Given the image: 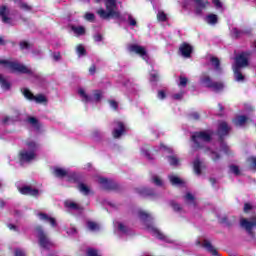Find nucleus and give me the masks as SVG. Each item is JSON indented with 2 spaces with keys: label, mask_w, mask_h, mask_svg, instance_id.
Wrapping results in <instances>:
<instances>
[{
  "label": "nucleus",
  "mask_w": 256,
  "mask_h": 256,
  "mask_svg": "<svg viewBox=\"0 0 256 256\" xmlns=\"http://www.w3.org/2000/svg\"><path fill=\"white\" fill-rule=\"evenodd\" d=\"M37 149H39V144L35 141H27L26 147L19 153L20 162L30 163V161H34L37 158Z\"/></svg>",
  "instance_id": "f257e3e1"
},
{
  "label": "nucleus",
  "mask_w": 256,
  "mask_h": 256,
  "mask_svg": "<svg viewBox=\"0 0 256 256\" xmlns=\"http://www.w3.org/2000/svg\"><path fill=\"white\" fill-rule=\"evenodd\" d=\"M106 10L103 8L98 9L97 14L101 19H119V10L117 9V2L115 0H104Z\"/></svg>",
  "instance_id": "f03ea898"
},
{
  "label": "nucleus",
  "mask_w": 256,
  "mask_h": 256,
  "mask_svg": "<svg viewBox=\"0 0 256 256\" xmlns=\"http://www.w3.org/2000/svg\"><path fill=\"white\" fill-rule=\"evenodd\" d=\"M249 65V53L244 52L236 56L235 63L233 65L234 77L236 81H243L245 76L241 74V69Z\"/></svg>",
  "instance_id": "7ed1b4c3"
},
{
  "label": "nucleus",
  "mask_w": 256,
  "mask_h": 256,
  "mask_svg": "<svg viewBox=\"0 0 256 256\" xmlns=\"http://www.w3.org/2000/svg\"><path fill=\"white\" fill-rule=\"evenodd\" d=\"M0 65H4V67L10 69L13 73H26L28 75H33V71H31L29 67L17 61L0 60Z\"/></svg>",
  "instance_id": "20e7f679"
},
{
  "label": "nucleus",
  "mask_w": 256,
  "mask_h": 256,
  "mask_svg": "<svg viewBox=\"0 0 256 256\" xmlns=\"http://www.w3.org/2000/svg\"><path fill=\"white\" fill-rule=\"evenodd\" d=\"M36 236L38 237L39 245L43 247V249H51L53 247V241L47 236V233L43 230L41 226H37Z\"/></svg>",
  "instance_id": "39448f33"
},
{
  "label": "nucleus",
  "mask_w": 256,
  "mask_h": 256,
  "mask_svg": "<svg viewBox=\"0 0 256 256\" xmlns=\"http://www.w3.org/2000/svg\"><path fill=\"white\" fill-rule=\"evenodd\" d=\"M200 83H202L204 87H208V89H212V91L216 92L223 91V87H225L221 82H213V80H211V77H209V75L207 74H203L201 76Z\"/></svg>",
  "instance_id": "423d86ee"
},
{
  "label": "nucleus",
  "mask_w": 256,
  "mask_h": 256,
  "mask_svg": "<svg viewBox=\"0 0 256 256\" xmlns=\"http://www.w3.org/2000/svg\"><path fill=\"white\" fill-rule=\"evenodd\" d=\"M78 95L84 103H89L91 101H101V97H103V94L99 90H96L93 93V97H91L83 88L78 89Z\"/></svg>",
  "instance_id": "0eeeda50"
},
{
  "label": "nucleus",
  "mask_w": 256,
  "mask_h": 256,
  "mask_svg": "<svg viewBox=\"0 0 256 256\" xmlns=\"http://www.w3.org/2000/svg\"><path fill=\"white\" fill-rule=\"evenodd\" d=\"M192 141L197 145V147H201L203 143H209V141H211V132H196L192 135Z\"/></svg>",
  "instance_id": "6e6552de"
},
{
  "label": "nucleus",
  "mask_w": 256,
  "mask_h": 256,
  "mask_svg": "<svg viewBox=\"0 0 256 256\" xmlns=\"http://www.w3.org/2000/svg\"><path fill=\"white\" fill-rule=\"evenodd\" d=\"M22 93L29 101H35V103H47V98L43 94L33 95L27 88L22 89Z\"/></svg>",
  "instance_id": "1a4fd4ad"
},
{
  "label": "nucleus",
  "mask_w": 256,
  "mask_h": 256,
  "mask_svg": "<svg viewBox=\"0 0 256 256\" xmlns=\"http://www.w3.org/2000/svg\"><path fill=\"white\" fill-rule=\"evenodd\" d=\"M128 51L130 53H136V55H140V57H142L144 61H147V59H149L147 51L143 48V46L132 44L128 46Z\"/></svg>",
  "instance_id": "9d476101"
},
{
  "label": "nucleus",
  "mask_w": 256,
  "mask_h": 256,
  "mask_svg": "<svg viewBox=\"0 0 256 256\" xmlns=\"http://www.w3.org/2000/svg\"><path fill=\"white\" fill-rule=\"evenodd\" d=\"M10 11L7 6H0V19L2 23H6L7 25H13V20L9 17Z\"/></svg>",
  "instance_id": "9b49d317"
},
{
  "label": "nucleus",
  "mask_w": 256,
  "mask_h": 256,
  "mask_svg": "<svg viewBox=\"0 0 256 256\" xmlns=\"http://www.w3.org/2000/svg\"><path fill=\"white\" fill-rule=\"evenodd\" d=\"M196 245H201L204 249L208 250L211 255L217 256V249H215L208 240H203L202 242L201 240H198L196 241Z\"/></svg>",
  "instance_id": "f8f14e48"
},
{
  "label": "nucleus",
  "mask_w": 256,
  "mask_h": 256,
  "mask_svg": "<svg viewBox=\"0 0 256 256\" xmlns=\"http://www.w3.org/2000/svg\"><path fill=\"white\" fill-rule=\"evenodd\" d=\"M37 217L38 219H40V221H44L45 223H50L52 227H57V221L55 220V218L47 215L46 213L39 212L37 214Z\"/></svg>",
  "instance_id": "ddd939ff"
},
{
  "label": "nucleus",
  "mask_w": 256,
  "mask_h": 256,
  "mask_svg": "<svg viewBox=\"0 0 256 256\" xmlns=\"http://www.w3.org/2000/svg\"><path fill=\"white\" fill-rule=\"evenodd\" d=\"M22 195H31V197H39V190L33 189L31 186H24L19 188Z\"/></svg>",
  "instance_id": "4468645a"
},
{
  "label": "nucleus",
  "mask_w": 256,
  "mask_h": 256,
  "mask_svg": "<svg viewBox=\"0 0 256 256\" xmlns=\"http://www.w3.org/2000/svg\"><path fill=\"white\" fill-rule=\"evenodd\" d=\"M206 7H209V1L195 0V13H197V15H201V13H203V9Z\"/></svg>",
  "instance_id": "2eb2a0df"
},
{
  "label": "nucleus",
  "mask_w": 256,
  "mask_h": 256,
  "mask_svg": "<svg viewBox=\"0 0 256 256\" xmlns=\"http://www.w3.org/2000/svg\"><path fill=\"white\" fill-rule=\"evenodd\" d=\"M240 223H241L242 227H244V229H246V231H248L249 233H251V229H252L253 227H255V225H256V218L253 217V218L251 219V221H249V220H247V219H245V218H242L241 221H240Z\"/></svg>",
  "instance_id": "dca6fc26"
},
{
  "label": "nucleus",
  "mask_w": 256,
  "mask_h": 256,
  "mask_svg": "<svg viewBox=\"0 0 256 256\" xmlns=\"http://www.w3.org/2000/svg\"><path fill=\"white\" fill-rule=\"evenodd\" d=\"M179 51L182 57L189 58L191 57V53L193 52V47H191V45L187 43H184L180 46Z\"/></svg>",
  "instance_id": "f3484780"
},
{
  "label": "nucleus",
  "mask_w": 256,
  "mask_h": 256,
  "mask_svg": "<svg viewBox=\"0 0 256 256\" xmlns=\"http://www.w3.org/2000/svg\"><path fill=\"white\" fill-rule=\"evenodd\" d=\"M117 127L114 128L113 137L114 139H119L123 133H125V126L121 122H116Z\"/></svg>",
  "instance_id": "a211bd4d"
},
{
  "label": "nucleus",
  "mask_w": 256,
  "mask_h": 256,
  "mask_svg": "<svg viewBox=\"0 0 256 256\" xmlns=\"http://www.w3.org/2000/svg\"><path fill=\"white\" fill-rule=\"evenodd\" d=\"M147 231L156 237V239H165V235H163V233L153 225L147 226Z\"/></svg>",
  "instance_id": "6ab92c4d"
},
{
  "label": "nucleus",
  "mask_w": 256,
  "mask_h": 256,
  "mask_svg": "<svg viewBox=\"0 0 256 256\" xmlns=\"http://www.w3.org/2000/svg\"><path fill=\"white\" fill-rule=\"evenodd\" d=\"M53 174L55 175V177H69V175L75 177V174H71L67 170L59 167L54 168Z\"/></svg>",
  "instance_id": "aec40b11"
},
{
  "label": "nucleus",
  "mask_w": 256,
  "mask_h": 256,
  "mask_svg": "<svg viewBox=\"0 0 256 256\" xmlns=\"http://www.w3.org/2000/svg\"><path fill=\"white\" fill-rule=\"evenodd\" d=\"M230 130L231 128L229 127V125H227L225 122H220L218 126V134L220 135V137H223V135H227Z\"/></svg>",
  "instance_id": "412c9836"
},
{
  "label": "nucleus",
  "mask_w": 256,
  "mask_h": 256,
  "mask_svg": "<svg viewBox=\"0 0 256 256\" xmlns=\"http://www.w3.org/2000/svg\"><path fill=\"white\" fill-rule=\"evenodd\" d=\"M210 61H211L212 65H213V67H214L215 74L216 75H221V73L223 71L221 70V67L219 66L220 65L219 59L216 58V57H211Z\"/></svg>",
  "instance_id": "4be33fe9"
},
{
  "label": "nucleus",
  "mask_w": 256,
  "mask_h": 256,
  "mask_svg": "<svg viewBox=\"0 0 256 256\" xmlns=\"http://www.w3.org/2000/svg\"><path fill=\"white\" fill-rule=\"evenodd\" d=\"M64 205L67 209H70L71 211H81V206L72 200H67Z\"/></svg>",
  "instance_id": "5701e85b"
},
{
  "label": "nucleus",
  "mask_w": 256,
  "mask_h": 256,
  "mask_svg": "<svg viewBox=\"0 0 256 256\" xmlns=\"http://www.w3.org/2000/svg\"><path fill=\"white\" fill-rule=\"evenodd\" d=\"M234 125L236 127H243L247 123V117L245 116H236L235 119L233 120Z\"/></svg>",
  "instance_id": "b1692460"
},
{
  "label": "nucleus",
  "mask_w": 256,
  "mask_h": 256,
  "mask_svg": "<svg viewBox=\"0 0 256 256\" xmlns=\"http://www.w3.org/2000/svg\"><path fill=\"white\" fill-rule=\"evenodd\" d=\"M194 172L196 173V175H201V170L205 167V165H203V162H200L199 159L197 158L196 160H194Z\"/></svg>",
  "instance_id": "393cba45"
},
{
  "label": "nucleus",
  "mask_w": 256,
  "mask_h": 256,
  "mask_svg": "<svg viewBox=\"0 0 256 256\" xmlns=\"http://www.w3.org/2000/svg\"><path fill=\"white\" fill-rule=\"evenodd\" d=\"M71 30L73 31L76 37H80V35H85V28L83 26H71Z\"/></svg>",
  "instance_id": "a878e982"
},
{
  "label": "nucleus",
  "mask_w": 256,
  "mask_h": 256,
  "mask_svg": "<svg viewBox=\"0 0 256 256\" xmlns=\"http://www.w3.org/2000/svg\"><path fill=\"white\" fill-rule=\"evenodd\" d=\"M205 21L208 25H217L218 17L215 14H209L205 17Z\"/></svg>",
  "instance_id": "bb28decb"
},
{
  "label": "nucleus",
  "mask_w": 256,
  "mask_h": 256,
  "mask_svg": "<svg viewBox=\"0 0 256 256\" xmlns=\"http://www.w3.org/2000/svg\"><path fill=\"white\" fill-rule=\"evenodd\" d=\"M169 179L172 185H176L177 187L183 185V180H181L177 175H170Z\"/></svg>",
  "instance_id": "cd10ccee"
},
{
  "label": "nucleus",
  "mask_w": 256,
  "mask_h": 256,
  "mask_svg": "<svg viewBox=\"0 0 256 256\" xmlns=\"http://www.w3.org/2000/svg\"><path fill=\"white\" fill-rule=\"evenodd\" d=\"M138 193H140V195H142L143 197H151L154 195L153 190L145 187L139 188Z\"/></svg>",
  "instance_id": "c85d7f7f"
},
{
  "label": "nucleus",
  "mask_w": 256,
  "mask_h": 256,
  "mask_svg": "<svg viewBox=\"0 0 256 256\" xmlns=\"http://www.w3.org/2000/svg\"><path fill=\"white\" fill-rule=\"evenodd\" d=\"M78 190L83 195H89V193H91V188H89V186H87L86 184H83V183H80L78 185Z\"/></svg>",
  "instance_id": "c756f323"
},
{
  "label": "nucleus",
  "mask_w": 256,
  "mask_h": 256,
  "mask_svg": "<svg viewBox=\"0 0 256 256\" xmlns=\"http://www.w3.org/2000/svg\"><path fill=\"white\" fill-rule=\"evenodd\" d=\"M114 227L117 229L119 233H127V226L121 222H116Z\"/></svg>",
  "instance_id": "7c9ffc66"
},
{
  "label": "nucleus",
  "mask_w": 256,
  "mask_h": 256,
  "mask_svg": "<svg viewBox=\"0 0 256 256\" xmlns=\"http://www.w3.org/2000/svg\"><path fill=\"white\" fill-rule=\"evenodd\" d=\"M0 86L2 87V89L8 90L11 87V84L9 83V81L6 80L5 77L0 75Z\"/></svg>",
  "instance_id": "2f4dec72"
},
{
  "label": "nucleus",
  "mask_w": 256,
  "mask_h": 256,
  "mask_svg": "<svg viewBox=\"0 0 256 256\" xmlns=\"http://www.w3.org/2000/svg\"><path fill=\"white\" fill-rule=\"evenodd\" d=\"M87 228L89 229V231H99L100 226H99V224H97L93 221H88Z\"/></svg>",
  "instance_id": "473e14b6"
},
{
  "label": "nucleus",
  "mask_w": 256,
  "mask_h": 256,
  "mask_svg": "<svg viewBox=\"0 0 256 256\" xmlns=\"http://www.w3.org/2000/svg\"><path fill=\"white\" fill-rule=\"evenodd\" d=\"M28 123H30V125H32L34 129H39V127H41V125L39 124V120H37V118L35 117H29Z\"/></svg>",
  "instance_id": "72a5a7b5"
},
{
  "label": "nucleus",
  "mask_w": 256,
  "mask_h": 256,
  "mask_svg": "<svg viewBox=\"0 0 256 256\" xmlns=\"http://www.w3.org/2000/svg\"><path fill=\"white\" fill-rule=\"evenodd\" d=\"M138 217H139V219H142V221H145L147 219H151V214H149L143 210H138Z\"/></svg>",
  "instance_id": "f704fd0d"
},
{
  "label": "nucleus",
  "mask_w": 256,
  "mask_h": 256,
  "mask_svg": "<svg viewBox=\"0 0 256 256\" xmlns=\"http://www.w3.org/2000/svg\"><path fill=\"white\" fill-rule=\"evenodd\" d=\"M184 199L187 203H189V205H195V196H193V194L188 192Z\"/></svg>",
  "instance_id": "c9c22d12"
},
{
  "label": "nucleus",
  "mask_w": 256,
  "mask_h": 256,
  "mask_svg": "<svg viewBox=\"0 0 256 256\" xmlns=\"http://www.w3.org/2000/svg\"><path fill=\"white\" fill-rule=\"evenodd\" d=\"M153 183H155L158 187H161L163 185V180L159 176H153L152 177Z\"/></svg>",
  "instance_id": "e433bc0d"
},
{
  "label": "nucleus",
  "mask_w": 256,
  "mask_h": 256,
  "mask_svg": "<svg viewBox=\"0 0 256 256\" xmlns=\"http://www.w3.org/2000/svg\"><path fill=\"white\" fill-rule=\"evenodd\" d=\"M231 33H232V37H235L236 39H237L238 37H241V35H243V32L240 31V30L237 29V28H233V29L231 30Z\"/></svg>",
  "instance_id": "4c0bfd02"
},
{
  "label": "nucleus",
  "mask_w": 256,
  "mask_h": 256,
  "mask_svg": "<svg viewBox=\"0 0 256 256\" xmlns=\"http://www.w3.org/2000/svg\"><path fill=\"white\" fill-rule=\"evenodd\" d=\"M158 21H167V14L163 11H159L157 14Z\"/></svg>",
  "instance_id": "58836bf2"
},
{
  "label": "nucleus",
  "mask_w": 256,
  "mask_h": 256,
  "mask_svg": "<svg viewBox=\"0 0 256 256\" xmlns=\"http://www.w3.org/2000/svg\"><path fill=\"white\" fill-rule=\"evenodd\" d=\"M98 183H100V185H103V187H109L108 183L109 180H107V178H103V177H98L97 179Z\"/></svg>",
  "instance_id": "ea45409f"
},
{
  "label": "nucleus",
  "mask_w": 256,
  "mask_h": 256,
  "mask_svg": "<svg viewBox=\"0 0 256 256\" xmlns=\"http://www.w3.org/2000/svg\"><path fill=\"white\" fill-rule=\"evenodd\" d=\"M168 161L170 165H179V159L177 158V156L168 157Z\"/></svg>",
  "instance_id": "a19ab883"
},
{
  "label": "nucleus",
  "mask_w": 256,
  "mask_h": 256,
  "mask_svg": "<svg viewBox=\"0 0 256 256\" xmlns=\"http://www.w3.org/2000/svg\"><path fill=\"white\" fill-rule=\"evenodd\" d=\"M76 52L79 55V57L85 55V47H83V45H78L76 47Z\"/></svg>",
  "instance_id": "79ce46f5"
},
{
  "label": "nucleus",
  "mask_w": 256,
  "mask_h": 256,
  "mask_svg": "<svg viewBox=\"0 0 256 256\" xmlns=\"http://www.w3.org/2000/svg\"><path fill=\"white\" fill-rule=\"evenodd\" d=\"M88 256H101V253L95 249H88L87 251Z\"/></svg>",
  "instance_id": "37998d69"
},
{
  "label": "nucleus",
  "mask_w": 256,
  "mask_h": 256,
  "mask_svg": "<svg viewBox=\"0 0 256 256\" xmlns=\"http://www.w3.org/2000/svg\"><path fill=\"white\" fill-rule=\"evenodd\" d=\"M248 165H250L252 169H256V158L255 157L248 158Z\"/></svg>",
  "instance_id": "c03bdc74"
},
{
  "label": "nucleus",
  "mask_w": 256,
  "mask_h": 256,
  "mask_svg": "<svg viewBox=\"0 0 256 256\" xmlns=\"http://www.w3.org/2000/svg\"><path fill=\"white\" fill-rule=\"evenodd\" d=\"M231 173H234V175H240L241 171L239 170L238 166L232 165L230 166Z\"/></svg>",
  "instance_id": "a18cd8bd"
},
{
  "label": "nucleus",
  "mask_w": 256,
  "mask_h": 256,
  "mask_svg": "<svg viewBox=\"0 0 256 256\" xmlns=\"http://www.w3.org/2000/svg\"><path fill=\"white\" fill-rule=\"evenodd\" d=\"M187 83H189V80L183 76H180V87H187Z\"/></svg>",
  "instance_id": "49530a36"
},
{
  "label": "nucleus",
  "mask_w": 256,
  "mask_h": 256,
  "mask_svg": "<svg viewBox=\"0 0 256 256\" xmlns=\"http://www.w3.org/2000/svg\"><path fill=\"white\" fill-rule=\"evenodd\" d=\"M212 3L216 9H223V3L221 0H212Z\"/></svg>",
  "instance_id": "de8ad7c7"
},
{
  "label": "nucleus",
  "mask_w": 256,
  "mask_h": 256,
  "mask_svg": "<svg viewBox=\"0 0 256 256\" xmlns=\"http://www.w3.org/2000/svg\"><path fill=\"white\" fill-rule=\"evenodd\" d=\"M128 21H129V25H131L132 27H135V25H137V21L131 15H128Z\"/></svg>",
  "instance_id": "09e8293b"
},
{
  "label": "nucleus",
  "mask_w": 256,
  "mask_h": 256,
  "mask_svg": "<svg viewBox=\"0 0 256 256\" xmlns=\"http://www.w3.org/2000/svg\"><path fill=\"white\" fill-rule=\"evenodd\" d=\"M29 47H31V44H29L28 42L22 41L20 42V49H29Z\"/></svg>",
  "instance_id": "8fccbe9b"
},
{
  "label": "nucleus",
  "mask_w": 256,
  "mask_h": 256,
  "mask_svg": "<svg viewBox=\"0 0 256 256\" xmlns=\"http://www.w3.org/2000/svg\"><path fill=\"white\" fill-rule=\"evenodd\" d=\"M221 151H223L224 153L229 155V146H227V144H225V143H222Z\"/></svg>",
  "instance_id": "3c124183"
},
{
  "label": "nucleus",
  "mask_w": 256,
  "mask_h": 256,
  "mask_svg": "<svg viewBox=\"0 0 256 256\" xmlns=\"http://www.w3.org/2000/svg\"><path fill=\"white\" fill-rule=\"evenodd\" d=\"M94 41L96 43H101V41H103V36H101V34L94 35Z\"/></svg>",
  "instance_id": "603ef678"
},
{
  "label": "nucleus",
  "mask_w": 256,
  "mask_h": 256,
  "mask_svg": "<svg viewBox=\"0 0 256 256\" xmlns=\"http://www.w3.org/2000/svg\"><path fill=\"white\" fill-rule=\"evenodd\" d=\"M251 209H253V206L249 203H246L244 205V213H249V211H251Z\"/></svg>",
  "instance_id": "864d4df0"
},
{
  "label": "nucleus",
  "mask_w": 256,
  "mask_h": 256,
  "mask_svg": "<svg viewBox=\"0 0 256 256\" xmlns=\"http://www.w3.org/2000/svg\"><path fill=\"white\" fill-rule=\"evenodd\" d=\"M211 157H212L213 161H217L220 159L219 154H217V152H215V151H211Z\"/></svg>",
  "instance_id": "5fc2aeb1"
},
{
  "label": "nucleus",
  "mask_w": 256,
  "mask_h": 256,
  "mask_svg": "<svg viewBox=\"0 0 256 256\" xmlns=\"http://www.w3.org/2000/svg\"><path fill=\"white\" fill-rule=\"evenodd\" d=\"M93 19H95V15H94V14L87 13V14L85 15V20H86V21H93Z\"/></svg>",
  "instance_id": "6e6d98bb"
},
{
  "label": "nucleus",
  "mask_w": 256,
  "mask_h": 256,
  "mask_svg": "<svg viewBox=\"0 0 256 256\" xmlns=\"http://www.w3.org/2000/svg\"><path fill=\"white\" fill-rule=\"evenodd\" d=\"M15 255L16 256H27V254H25V251H23L21 249H16L15 250Z\"/></svg>",
  "instance_id": "4d7b16f0"
},
{
  "label": "nucleus",
  "mask_w": 256,
  "mask_h": 256,
  "mask_svg": "<svg viewBox=\"0 0 256 256\" xmlns=\"http://www.w3.org/2000/svg\"><path fill=\"white\" fill-rule=\"evenodd\" d=\"M141 153L144 157H146V159H151V156L149 154V150H145V149H142L141 150Z\"/></svg>",
  "instance_id": "13d9d810"
},
{
  "label": "nucleus",
  "mask_w": 256,
  "mask_h": 256,
  "mask_svg": "<svg viewBox=\"0 0 256 256\" xmlns=\"http://www.w3.org/2000/svg\"><path fill=\"white\" fill-rule=\"evenodd\" d=\"M20 9H24V11H29L31 7L23 2H20Z\"/></svg>",
  "instance_id": "bf43d9fd"
},
{
  "label": "nucleus",
  "mask_w": 256,
  "mask_h": 256,
  "mask_svg": "<svg viewBox=\"0 0 256 256\" xmlns=\"http://www.w3.org/2000/svg\"><path fill=\"white\" fill-rule=\"evenodd\" d=\"M163 151H168V153H173V150L163 144H161V148Z\"/></svg>",
  "instance_id": "052dcab7"
},
{
  "label": "nucleus",
  "mask_w": 256,
  "mask_h": 256,
  "mask_svg": "<svg viewBox=\"0 0 256 256\" xmlns=\"http://www.w3.org/2000/svg\"><path fill=\"white\" fill-rule=\"evenodd\" d=\"M109 103H110V106L112 107V109H117L118 104H117V102H115V100H110Z\"/></svg>",
  "instance_id": "680f3d73"
},
{
  "label": "nucleus",
  "mask_w": 256,
  "mask_h": 256,
  "mask_svg": "<svg viewBox=\"0 0 256 256\" xmlns=\"http://www.w3.org/2000/svg\"><path fill=\"white\" fill-rule=\"evenodd\" d=\"M54 61H60L61 60V54L60 53H54L53 54Z\"/></svg>",
  "instance_id": "e2e57ef3"
},
{
  "label": "nucleus",
  "mask_w": 256,
  "mask_h": 256,
  "mask_svg": "<svg viewBox=\"0 0 256 256\" xmlns=\"http://www.w3.org/2000/svg\"><path fill=\"white\" fill-rule=\"evenodd\" d=\"M172 207H173L174 211H179L181 209V205H179L177 203H173Z\"/></svg>",
  "instance_id": "0e129e2a"
},
{
  "label": "nucleus",
  "mask_w": 256,
  "mask_h": 256,
  "mask_svg": "<svg viewBox=\"0 0 256 256\" xmlns=\"http://www.w3.org/2000/svg\"><path fill=\"white\" fill-rule=\"evenodd\" d=\"M95 71H96L95 65H92V66L89 68V73H90V75H95Z\"/></svg>",
  "instance_id": "69168bd1"
},
{
  "label": "nucleus",
  "mask_w": 256,
  "mask_h": 256,
  "mask_svg": "<svg viewBox=\"0 0 256 256\" xmlns=\"http://www.w3.org/2000/svg\"><path fill=\"white\" fill-rule=\"evenodd\" d=\"M158 99H165V92L164 91H159L158 92Z\"/></svg>",
  "instance_id": "338daca9"
},
{
  "label": "nucleus",
  "mask_w": 256,
  "mask_h": 256,
  "mask_svg": "<svg viewBox=\"0 0 256 256\" xmlns=\"http://www.w3.org/2000/svg\"><path fill=\"white\" fill-rule=\"evenodd\" d=\"M150 75H151V78H150L151 81H157V77H158L157 73H151Z\"/></svg>",
  "instance_id": "774afa93"
}]
</instances>
